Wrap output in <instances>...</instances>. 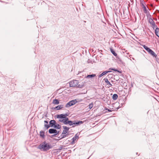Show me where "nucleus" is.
Listing matches in <instances>:
<instances>
[{
    "label": "nucleus",
    "instance_id": "f257e3e1",
    "mask_svg": "<svg viewBox=\"0 0 159 159\" xmlns=\"http://www.w3.org/2000/svg\"><path fill=\"white\" fill-rule=\"evenodd\" d=\"M52 147L50 144L44 141L39 144L38 148L42 151H46L51 149Z\"/></svg>",
    "mask_w": 159,
    "mask_h": 159
},
{
    "label": "nucleus",
    "instance_id": "f03ea898",
    "mask_svg": "<svg viewBox=\"0 0 159 159\" xmlns=\"http://www.w3.org/2000/svg\"><path fill=\"white\" fill-rule=\"evenodd\" d=\"M79 82L76 80H73L69 82V85L70 87H77L78 88H81L83 87L84 85L83 84H78Z\"/></svg>",
    "mask_w": 159,
    "mask_h": 159
},
{
    "label": "nucleus",
    "instance_id": "7ed1b4c3",
    "mask_svg": "<svg viewBox=\"0 0 159 159\" xmlns=\"http://www.w3.org/2000/svg\"><path fill=\"white\" fill-rule=\"evenodd\" d=\"M140 2L141 6H142V7L143 9L144 12L145 13H147V10L145 6L146 4L144 2L143 0H140Z\"/></svg>",
    "mask_w": 159,
    "mask_h": 159
},
{
    "label": "nucleus",
    "instance_id": "20e7f679",
    "mask_svg": "<svg viewBox=\"0 0 159 159\" xmlns=\"http://www.w3.org/2000/svg\"><path fill=\"white\" fill-rule=\"evenodd\" d=\"M63 128L64 129V130L62 133V135L64 134H66L68 131L69 129V128L67 127L66 126H63Z\"/></svg>",
    "mask_w": 159,
    "mask_h": 159
},
{
    "label": "nucleus",
    "instance_id": "39448f33",
    "mask_svg": "<svg viewBox=\"0 0 159 159\" xmlns=\"http://www.w3.org/2000/svg\"><path fill=\"white\" fill-rule=\"evenodd\" d=\"M149 54H151L152 56L153 57L156 58L157 57V55L151 49H150L148 51Z\"/></svg>",
    "mask_w": 159,
    "mask_h": 159
},
{
    "label": "nucleus",
    "instance_id": "423d86ee",
    "mask_svg": "<svg viewBox=\"0 0 159 159\" xmlns=\"http://www.w3.org/2000/svg\"><path fill=\"white\" fill-rule=\"evenodd\" d=\"M64 107L63 105H59L57 106L56 107H52V109L53 110H60V109H61Z\"/></svg>",
    "mask_w": 159,
    "mask_h": 159
},
{
    "label": "nucleus",
    "instance_id": "0eeeda50",
    "mask_svg": "<svg viewBox=\"0 0 159 159\" xmlns=\"http://www.w3.org/2000/svg\"><path fill=\"white\" fill-rule=\"evenodd\" d=\"M79 137L77 135V134H76L75 136L72 139V141L71 142V144H73L75 141L79 139Z\"/></svg>",
    "mask_w": 159,
    "mask_h": 159
},
{
    "label": "nucleus",
    "instance_id": "6e6552de",
    "mask_svg": "<svg viewBox=\"0 0 159 159\" xmlns=\"http://www.w3.org/2000/svg\"><path fill=\"white\" fill-rule=\"evenodd\" d=\"M74 125H72V127H74L75 126H78L80 124H81L83 123V122L82 121H79L77 122H76L75 121H74Z\"/></svg>",
    "mask_w": 159,
    "mask_h": 159
},
{
    "label": "nucleus",
    "instance_id": "1a4fd4ad",
    "mask_svg": "<svg viewBox=\"0 0 159 159\" xmlns=\"http://www.w3.org/2000/svg\"><path fill=\"white\" fill-rule=\"evenodd\" d=\"M56 124V122L54 120H51L49 122V124L51 127H53Z\"/></svg>",
    "mask_w": 159,
    "mask_h": 159
},
{
    "label": "nucleus",
    "instance_id": "9d476101",
    "mask_svg": "<svg viewBox=\"0 0 159 159\" xmlns=\"http://www.w3.org/2000/svg\"><path fill=\"white\" fill-rule=\"evenodd\" d=\"M48 132L50 134L57 133V130L54 129H49Z\"/></svg>",
    "mask_w": 159,
    "mask_h": 159
},
{
    "label": "nucleus",
    "instance_id": "9b49d317",
    "mask_svg": "<svg viewBox=\"0 0 159 159\" xmlns=\"http://www.w3.org/2000/svg\"><path fill=\"white\" fill-rule=\"evenodd\" d=\"M104 80L105 81V83H106L107 85L110 86H112V84L109 82L107 78H104Z\"/></svg>",
    "mask_w": 159,
    "mask_h": 159
},
{
    "label": "nucleus",
    "instance_id": "f8f14e48",
    "mask_svg": "<svg viewBox=\"0 0 159 159\" xmlns=\"http://www.w3.org/2000/svg\"><path fill=\"white\" fill-rule=\"evenodd\" d=\"M111 71H106L103 72L102 73L99 75V77H101L103 76V75H106L107 73L111 72Z\"/></svg>",
    "mask_w": 159,
    "mask_h": 159
},
{
    "label": "nucleus",
    "instance_id": "ddd939ff",
    "mask_svg": "<svg viewBox=\"0 0 159 159\" xmlns=\"http://www.w3.org/2000/svg\"><path fill=\"white\" fill-rule=\"evenodd\" d=\"M65 118L64 114H61L57 115V118L59 119H64Z\"/></svg>",
    "mask_w": 159,
    "mask_h": 159
},
{
    "label": "nucleus",
    "instance_id": "4468645a",
    "mask_svg": "<svg viewBox=\"0 0 159 159\" xmlns=\"http://www.w3.org/2000/svg\"><path fill=\"white\" fill-rule=\"evenodd\" d=\"M148 22L151 25V26L154 24L155 23L153 20L151 18H150L148 20Z\"/></svg>",
    "mask_w": 159,
    "mask_h": 159
},
{
    "label": "nucleus",
    "instance_id": "2eb2a0df",
    "mask_svg": "<svg viewBox=\"0 0 159 159\" xmlns=\"http://www.w3.org/2000/svg\"><path fill=\"white\" fill-rule=\"evenodd\" d=\"M155 33L157 36L159 37V28H156L155 30Z\"/></svg>",
    "mask_w": 159,
    "mask_h": 159
},
{
    "label": "nucleus",
    "instance_id": "dca6fc26",
    "mask_svg": "<svg viewBox=\"0 0 159 159\" xmlns=\"http://www.w3.org/2000/svg\"><path fill=\"white\" fill-rule=\"evenodd\" d=\"M74 121L69 120L67 122V123L65 125L69 124L70 125H74Z\"/></svg>",
    "mask_w": 159,
    "mask_h": 159
},
{
    "label": "nucleus",
    "instance_id": "f3484780",
    "mask_svg": "<svg viewBox=\"0 0 159 159\" xmlns=\"http://www.w3.org/2000/svg\"><path fill=\"white\" fill-rule=\"evenodd\" d=\"M59 101L57 99H54L52 103L54 104H59Z\"/></svg>",
    "mask_w": 159,
    "mask_h": 159
},
{
    "label": "nucleus",
    "instance_id": "a211bd4d",
    "mask_svg": "<svg viewBox=\"0 0 159 159\" xmlns=\"http://www.w3.org/2000/svg\"><path fill=\"white\" fill-rule=\"evenodd\" d=\"M54 128L56 129H60L61 128V126L60 125L56 123L55 125L54 126Z\"/></svg>",
    "mask_w": 159,
    "mask_h": 159
},
{
    "label": "nucleus",
    "instance_id": "6ab92c4d",
    "mask_svg": "<svg viewBox=\"0 0 159 159\" xmlns=\"http://www.w3.org/2000/svg\"><path fill=\"white\" fill-rule=\"evenodd\" d=\"M40 135L42 138H44L45 137L44 132L43 131H40Z\"/></svg>",
    "mask_w": 159,
    "mask_h": 159
},
{
    "label": "nucleus",
    "instance_id": "aec40b11",
    "mask_svg": "<svg viewBox=\"0 0 159 159\" xmlns=\"http://www.w3.org/2000/svg\"><path fill=\"white\" fill-rule=\"evenodd\" d=\"M70 102L72 106L74 105L77 102V101H76V99H75L74 100H72Z\"/></svg>",
    "mask_w": 159,
    "mask_h": 159
},
{
    "label": "nucleus",
    "instance_id": "412c9836",
    "mask_svg": "<svg viewBox=\"0 0 159 159\" xmlns=\"http://www.w3.org/2000/svg\"><path fill=\"white\" fill-rule=\"evenodd\" d=\"M96 75L95 74H92L88 75L86 77V78H91L95 76Z\"/></svg>",
    "mask_w": 159,
    "mask_h": 159
},
{
    "label": "nucleus",
    "instance_id": "4be33fe9",
    "mask_svg": "<svg viewBox=\"0 0 159 159\" xmlns=\"http://www.w3.org/2000/svg\"><path fill=\"white\" fill-rule=\"evenodd\" d=\"M118 95L117 94H114L112 96V99L114 100H116L118 98Z\"/></svg>",
    "mask_w": 159,
    "mask_h": 159
},
{
    "label": "nucleus",
    "instance_id": "5701e85b",
    "mask_svg": "<svg viewBox=\"0 0 159 159\" xmlns=\"http://www.w3.org/2000/svg\"><path fill=\"white\" fill-rule=\"evenodd\" d=\"M111 51V52L112 53V54L115 56H117V54L116 53V52H115L114 50L112 49H110Z\"/></svg>",
    "mask_w": 159,
    "mask_h": 159
},
{
    "label": "nucleus",
    "instance_id": "b1692460",
    "mask_svg": "<svg viewBox=\"0 0 159 159\" xmlns=\"http://www.w3.org/2000/svg\"><path fill=\"white\" fill-rule=\"evenodd\" d=\"M44 126V128H45L46 129H48L50 127V124H45Z\"/></svg>",
    "mask_w": 159,
    "mask_h": 159
},
{
    "label": "nucleus",
    "instance_id": "393cba45",
    "mask_svg": "<svg viewBox=\"0 0 159 159\" xmlns=\"http://www.w3.org/2000/svg\"><path fill=\"white\" fill-rule=\"evenodd\" d=\"M58 121L59 122L63 123L65 125V121L64 120V119H60Z\"/></svg>",
    "mask_w": 159,
    "mask_h": 159
},
{
    "label": "nucleus",
    "instance_id": "a878e982",
    "mask_svg": "<svg viewBox=\"0 0 159 159\" xmlns=\"http://www.w3.org/2000/svg\"><path fill=\"white\" fill-rule=\"evenodd\" d=\"M72 106L71 103H70V102H68L65 105L66 107H70Z\"/></svg>",
    "mask_w": 159,
    "mask_h": 159
},
{
    "label": "nucleus",
    "instance_id": "bb28decb",
    "mask_svg": "<svg viewBox=\"0 0 159 159\" xmlns=\"http://www.w3.org/2000/svg\"><path fill=\"white\" fill-rule=\"evenodd\" d=\"M143 47L147 52L150 49L149 48H148L145 45H143Z\"/></svg>",
    "mask_w": 159,
    "mask_h": 159
},
{
    "label": "nucleus",
    "instance_id": "cd10ccee",
    "mask_svg": "<svg viewBox=\"0 0 159 159\" xmlns=\"http://www.w3.org/2000/svg\"><path fill=\"white\" fill-rule=\"evenodd\" d=\"M110 69L111 70H114V71H117V72H119L120 73H121V71H120L119 70H117V69H115L114 68H112Z\"/></svg>",
    "mask_w": 159,
    "mask_h": 159
},
{
    "label": "nucleus",
    "instance_id": "c85d7f7f",
    "mask_svg": "<svg viewBox=\"0 0 159 159\" xmlns=\"http://www.w3.org/2000/svg\"><path fill=\"white\" fill-rule=\"evenodd\" d=\"M64 120L65 121V124L67 123L68 121H69V119L68 117H65L64 118Z\"/></svg>",
    "mask_w": 159,
    "mask_h": 159
},
{
    "label": "nucleus",
    "instance_id": "c756f323",
    "mask_svg": "<svg viewBox=\"0 0 159 159\" xmlns=\"http://www.w3.org/2000/svg\"><path fill=\"white\" fill-rule=\"evenodd\" d=\"M93 103H91L90 104L89 106V108L90 109H91L93 107Z\"/></svg>",
    "mask_w": 159,
    "mask_h": 159
},
{
    "label": "nucleus",
    "instance_id": "7c9ffc66",
    "mask_svg": "<svg viewBox=\"0 0 159 159\" xmlns=\"http://www.w3.org/2000/svg\"><path fill=\"white\" fill-rule=\"evenodd\" d=\"M151 26L152 27V28H153V29H154L155 28H156H156H157V25H156L155 24V23L154 24H153V25H151Z\"/></svg>",
    "mask_w": 159,
    "mask_h": 159
},
{
    "label": "nucleus",
    "instance_id": "2f4dec72",
    "mask_svg": "<svg viewBox=\"0 0 159 159\" xmlns=\"http://www.w3.org/2000/svg\"><path fill=\"white\" fill-rule=\"evenodd\" d=\"M61 139H63L66 137V135L65 134H64L63 135H62V134H61Z\"/></svg>",
    "mask_w": 159,
    "mask_h": 159
},
{
    "label": "nucleus",
    "instance_id": "473e14b6",
    "mask_svg": "<svg viewBox=\"0 0 159 159\" xmlns=\"http://www.w3.org/2000/svg\"><path fill=\"white\" fill-rule=\"evenodd\" d=\"M59 131H57V133H54V134L52 135V137L54 136H56L57 135V134H58L59 133Z\"/></svg>",
    "mask_w": 159,
    "mask_h": 159
},
{
    "label": "nucleus",
    "instance_id": "72a5a7b5",
    "mask_svg": "<svg viewBox=\"0 0 159 159\" xmlns=\"http://www.w3.org/2000/svg\"><path fill=\"white\" fill-rule=\"evenodd\" d=\"M64 115L65 117H66L67 116H68V114L67 113H66L65 114H64Z\"/></svg>",
    "mask_w": 159,
    "mask_h": 159
},
{
    "label": "nucleus",
    "instance_id": "f704fd0d",
    "mask_svg": "<svg viewBox=\"0 0 159 159\" xmlns=\"http://www.w3.org/2000/svg\"><path fill=\"white\" fill-rule=\"evenodd\" d=\"M116 58H118V59L119 60V61H120L121 63H122V61L118 57H117Z\"/></svg>",
    "mask_w": 159,
    "mask_h": 159
},
{
    "label": "nucleus",
    "instance_id": "c9c22d12",
    "mask_svg": "<svg viewBox=\"0 0 159 159\" xmlns=\"http://www.w3.org/2000/svg\"><path fill=\"white\" fill-rule=\"evenodd\" d=\"M45 123H46V124H48V122L47 121L45 120L44 121Z\"/></svg>",
    "mask_w": 159,
    "mask_h": 159
},
{
    "label": "nucleus",
    "instance_id": "e433bc0d",
    "mask_svg": "<svg viewBox=\"0 0 159 159\" xmlns=\"http://www.w3.org/2000/svg\"><path fill=\"white\" fill-rule=\"evenodd\" d=\"M106 110H108V111H110V112H111V110H110L109 109H108L107 108V109H106Z\"/></svg>",
    "mask_w": 159,
    "mask_h": 159
},
{
    "label": "nucleus",
    "instance_id": "4c0bfd02",
    "mask_svg": "<svg viewBox=\"0 0 159 159\" xmlns=\"http://www.w3.org/2000/svg\"><path fill=\"white\" fill-rule=\"evenodd\" d=\"M157 62L159 64V60H157Z\"/></svg>",
    "mask_w": 159,
    "mask_h": 159
},
{
    "label": "nucleus",
    "instance_id": "58836bf2",
    "mask_svg": "<svg viewBox=\"0 0 159 159\" xmlns=\"http://www.w3.org/2000/svg\"><path fill=\"white\" fill-rule=\"evenodd\" d=\"M120 107H118L117 108V109H118Z\"/></svg>",
    "mask_w": 159,
    "mask_h": 159
},
{
    "label": "nucleus",
    "instance_id": "ea45409f",
    "mask_svg": "<svg viewBox=\"0 0 159 159\" xmlns=\"http://www.w3.org/2000/svg\"><path fill=\"white\" fill-rule=\"evenodd\" d=\"M131 86H132V87H133V84H131Z\"/></svg>",
    "mask_w": 159,
    "mask_h": 159
}]
</instances>
